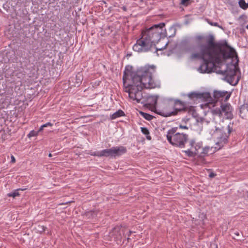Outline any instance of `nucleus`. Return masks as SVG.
Returning a JSON list of instances; mask_svg holds the SVG:
<instances>
[{"instance_id":"nucleus-19","label":"nucleus","mask_w":248,"mask_h":248,"mask_svg":"<svg viewBox=\"0 0 248 248\" xmlns=\"http://www.w3.org/2000/svg\"><path fill=\"white\" fill-rule=\"evenodd\" d=\"M184 152L185 153L186 155L189 157L194 156L195 155H196L195 150L194 151L191 148H189L187 150L185 151Z\"/></svg>"},{"instance_id":"nucleus-16","label":"nucleus","mask_w":248,"mask_h":248,"mask_svg":"<svg viewBox=\"0 0 248 248\" xmlns=\"http://www.w3.org/2000/svg\"><path fill=\"white\" fill-rule=\"evenodd\" d=\"M214 151H215L213 150V148L212 147H210L209 146H206L202 149L201 155L203 156L207 155L209 154H212Z\"/></svg>"},{"instance_id":"nucleus-35","label":"nucleus","mask_w":248,"mask_h":248,"mask_svg":"<svg viewBox=\"0 0 248 248\" xmlns=\"http://www.w3.org/2000/svg\"><path fill=\"white\" fill-rule=\"evenodd\" d=\"M197 38H198V39L200 40V39H202V36H198V37H197Z\"/></svg>"},{"instance_id":"nucleus-38","label":"nucleus","mask_w":248,"mask_h":248,"mask_svg":"<svg viewBox=\"0 0 248 248\" xmlns=\"http://www.w3.org/2000/svg\"><path fill=\"white\" fill-rule=\"evenodd\" d=\"M246 28L248 30V25L246 26Z\"/></svg>"},{"instance_id":"nucleus-31","label":"nucleus","mask_w":248,"mask_h":248,"mask_svg":"<svg viewBox=\"0 0 248 248\" xmlns=\"http://www.w3.org/2000/svg\"><path fill=\"white\" fill-rule=\"evenodd\" d=\"M215 174L214 173V172H211L209 175V176L210 177V178H213L215 176Z\"/></svg>"},{"instance_id":"nucleus-5","label":"nucleus","mask_w":248,"mask_h":248,"mask_svg":"<svg viewBox=\"0 0 248 248\" xmlns=\"http://www.w3.org/2000/svg\"><path fill=\"white\" fill-rule=\"evenodd\" d=\"M188 96L191 99L203 102L204 104L201 105L202 108H204V106L210 108L213 103V98L208 92H194L189 93Z\"/></svg>"},{"instance_id":"nucleus-11","label":"nucleus","mask_w":248,"mask_h":248,"mask_svg":"<svg viewBox=\"0 0 248 248\" xmlns=\"http://www.w3.org/2000/svg\"><path fill=\"white\" fill-rule=\"evenodd\" d=\"M113 157L119 156L125 154L127 152L126 147L120 146L112 147Z\"/></svg>"},{"instance_id":"nucleus-32","label":"nucleus","mask_w":248,"mask_h":248,"mask_svg":"<svg viewBox=\"0 0 248 248\" xmlns=\"http://www.w3.org/2000/svg\"><path fill=\"white\" fill-rule=\"evenodd\" d=\"M120 230V228L119 227H116L114 228L113 231L114 232H118Z\"/></svg>"},{"instance_id":"nucleus-4","label":"nucleus","mask_w":248,"mask_h":248,"mask_svg":"<svg viewBox=\"0 0 248 248\" xmlns=\"http://www.w3.org/2000/svg\"><path fill=\"white\" fill-rule=\"evenodd\" d=\"M169 142L175 147L184 148L188 140V135L179 131L178 127L169 129L166 134Z\"/></svg>"},{"instance_id":"nucleus-21","label":"nucleus","mask_w":248,"mask_h":248,"mask_svg":"<svg viewBox=\"0 0 248 248\" xmlns=\"http://www.w3.org/2000/svg\"><path fill=\"white\" fill-rule=\"evenodd\" d=\"M140 114L145 119H146L147 120H151L153 118V116L152 115L147 113L140 112Z\"/></svg>"},{"instance_id":"nucleus-24","label":"nucleus","mask_w":248,"mask_h":248,"mask_svg":"<svg viewBox=\"0 0 248 248\" xmlns=\"http://www.w3.org/2000/svg\"><path fill=\"white\" fill-rule=\"evenodd\" d=\"M100 154V151H98V152H91L90 154L91 155H93V156H98V157H100V155H99Z\"/></svg>"},{"instance_id":"nucleus-33","label":"nucleus","mask_w":248,"mask_h":248,"mask_svg":"<svg viewBox=\"0 0 248 248\" xmlns=\"http://www.w3.org/2000/svg\"><path fill=\"white\" fill-rule=\"evenodd\" d=\"M45 128L43 126V125H42L39 128L38 131L37 132H41L43 130V128Z\"/></svg>"},{"instance_id":"nucleus-25","label":"nucleus","mask_w":248,"mask_h":248,"mask_svg":"<svg viewBox=\"0 0 248 248\" xmlns=\"http://www.w3.org/2000/svg\"><path fill=\"white\" fill-rule=\"evenodd\" d=\"M190 0H181V4L185 6H187L189 3Z\"/></svg>"},{"instance_id":"nucleus-30","label":"nucleus","mask_w":248,"mask_h":248,"mask_svg":"<svg viewBox=\"0 0 248 248\" xmlns=\"http://www.w3.org/2000/svg\"><path fill=\"white\" fill-rule=\"evenodd\" d=\"M11 162L12 163H15L16 162V159H15V157L13 155H12L11 156Z\"/></svg>"},{"instance_id":"nucleus-13","label":"nucleus","mask_w":248,"mask_h":248,"mask_svg":"<svg viewBox=\"0 0 248 248\" xmlns=\"http://www.w3.org/2000/svg\"><path fill=\"white\" fill-rule=\"evenodd\" d=\"M190 148L194 151L195 150L196 154L198 153V151L200 149L202 145V142H196L194 140H191L189 141Z\"/></svg>"},{"instance_id":"nucleus-26","label":"nucleus","mask_w":248,"mask_h":248,"mask_svg":"<svg viewBox=\"0 0 248 248\" xmlns=\"http://www.w3.org/2000/svg\"><path fill=\"white\" fill-rule=\"evenodd\" d=\"M208 23L212 26H214L215 27H217L220 29H222V27L218 25V24L217 22H208Z\"/></svg>"},{"instance_id":"nucleus-1","label":"nucleus","mask_w":248,"mask_h":248,"mask_svg":"<svg viewBox=\"0 0 248 248\" xmlns=\"http://www.w3.org/2000/svg\"><path fill=\"white\" fill-rule=\"evenodd\" d=\"M186 51L191 53V59L202 60L203 62L197 69L201 73L215 72L216 64H219L222 60L230 57V54H227L226 50L222 48L221 44L215 41L212 34L206 37L204 44L196 47H190Z\"/></svg>"},{"instance_id":"nucleus-6","label":"nucleus","mask_w":248,"mask_h":248,"mask_svg":"<svg viewBox=\"0 0 248 248\" xmlns=\"http://www.w3.org/2000/svg\"><path fill=\"white\" fill-rule=\"evenodd\" d=\"M228 132L224 133V129L223 127L217 128L215 132V134L217 137V141L216 143V146L215 148L219 150L223 147L228 142V139L231 132L232 131V128L231 125V124L227 126Z\"/></svg>"},{"instance_id":"nucleus-14","label":"nucleus","mask_w":248,"mask_h":248,"mask_svg":"<svg viewBox=\"0 0 248 248\" xmlns=\"http://www.w3.org/2000/svg\"><path fill=\"white\" fill-rule=\"evenodd\" d=\"M100 157H113L112 147L110 149H106L100 151V154L99 155Z\"/></svg>"},{"instance_id":"nucleus-34","label":"nucleus","mask_w":248,"mask_h":248,"mask_svg":"<svg viewBox=\"0 0 248 248\" xmlns=\"http://www.w3.org/2000/svg\"><path fill=\"white\" fill-rule=\"evenodd\" d=\"M132 233V232L131 231H129L128 232V237H127V240L129 239V237L130 236V235L131 234V233Z\"/></svg>"},{"instance_id":"nucleus-36","label":"nucleus","mask_w":248,"mask_h":248,"mask_svg":"<svg viewBox=\"0 0 248 248\" xmlns=\"http://www.w3.org/2000/svg\"><path fill=\"white\" fill-rule=\"evenodd\" d=\"M123 10H124V11H125V10H126V8L125 7H124H124H123Z\"/></svg>"},{"instance_id":"nucleus-3","label":"nucleus","mask_w":248,"mask_h":248,"mask_svg":"<svg viewBox=\"0 0 248 248\" xmlns=\"http://www.w3.org/2000/svg\"><path fill=\"white\" fill-rule=\"evenodd\" d=\"M164 26L165 24L161 23L143 30L141 32V37L133 46V50L139 53L150 51L160 40Z\"/></svg>"},{"instance_id":"nucleus-28","label":"nucleus","mask_w":248,"mask_h":248,"mask_svg":"<svg viewBox=\"0 0 248 248\" xmlns=\"http://www.w3.org/2000/svg\"><path fill=\"white\" fill-rule=\"evenodd\" d=\"M52 125H53V124L50 122H48V123H46L45 124H43V126L44 127H46L48 126L51 127V126H52Z\"/></svg>"},{"instance_id":"nucleus-17","label":"nucleus","mask_w":248,"mask_h":248,"mask_svg":"<svg viewBox=\"0 0 248 248\" xmlns=\"http://www.w3.org/2000/svg\"><path fill=\"white\" fill-rule=\"evenodd\" d=\"M124 115V112L123 110L119 109L118 111H117L116 112H115V113H114L113 114H112V115H111L110 118L112 120H114V119H115L117 118H119L120 117H121V116H123Z\"/></svg>"},{"instance_id":"nucleus-39","label":"nucleus","mask_w":248,"mask_h":248,"mask_svg":"<svg viewBox=\"0 0 248 248\" xmlns=\"http://www.w3.org/2000/svg\"><path fill=\"white\" fill-rule=\"evenodd\" d=\"M164 40V39H163L162 40H160V41H163Z\"/></svg>"},{"instance_id":"nucleus-8","label":"nucleus","mask_w":248,"mask_h":248,"mask_svg":"<svg viewBox=\"0 0 248 248\" xmlns=\"http://www.w3.org/2000/svg\"><path fill=\"white\" fill-rule=\"evenodd\" d=\"M155 111L156 113L164 117L175 115L172 100L165 103L162 108L156 109Z\"/></svg>"},{"instance_id":"nucleus-29","label":"nucleus","mask_w":248,"mask_h":248,"mask_svg":"<svg viewBox=\"0 0 248 248\" xmlns=\"http://www.w3.org/2000/svg\"><path fill=\"white\" fill-rule=\"evenodd\" d=\"M178 127V129H180V128L185 129H188V127L186 126V125L183 126L182 125H179V127Z\"/></svg>"},{"instance_id":"nucleus-2","label":"nucleus","mask_w":248,"mask_h":248,"mask_svg":"<svg viewBox=\"0 0 248 248\" xmlns=\"http://www.w3.org/2000/svg\"><path fill=\"white\" fill-rule=\"evenodd\" d=\"M156 67L145 65L137 70L136 73H131L130 77L132 83H127V76H123L124 92L128 93L129 98L136 103H140L143 98L142 89H152L160 87V81L155 78Z\"/></svg>"},{"instance_id":"nucleus-22","label":"nucleus","mask_w":248,"mask_h":248,"mask_svg":"<svg viewBox=\"0 0 248 248\" xmlns=\"http://www.w3.org/2000/svg\"><path fill=\"white\" fill-rule=\"evenodd\" d=\"M19 193L18 192V190H16L14 191V192L10 193H8L7 194V196L8 197H12L13 198H15V197H16V196H19Z\"/></svg>"},{"instance_id":"nucleus-15","label":"nucleus","mask_w":248,"mask_h":248,"mask_svg":"<svg viewBox=\"0 0 248 248\" xmlns=\"http://www.w3.org/2000/svg\"><path fill=\"white\" fill-rule=\"evenodd\" d=\"M148 105L152 107H155L157 104V96L155 95L149 96L147 98Z\"/></svg>"},{"instance_id":"nucleus-9","label":"nucleus","mask_w":248,"mask_h":248,"mask_svg":"<svg viewBox=\"0 0 248 248\" xmlns=\"http://www.w3.org/2000/svg\"><path fill=\"white\" fill-rule=\"evenodd\" d=\"M221 74L225 76L224 80L232 85L235 86L239 82V79L236 77L235 68L232 69L228 68L224 72L221 71Z\"/></svg>"},{"instance_id":"nucleus-27","label":"nucleus","mask_w":248,"mask_h":248,"mask_svg":"<svg viewBox=\"0 0 248 248\" xmlns=\"http://www.w3.org/2000/svg\"><path fill=\"white\" fill-rule=\"evenodd\" d=\"M168 42H165V45L164 46H163V47H162L161 48H157L156 47V51H157V50H161L165 49L166 47V46L168 45Z\"/></svg>"},{"instance_id":"nucleus-12","label":"nucleus","mask_w":248,"mask_h":248,"mask_svg":"<svg viewBox=\"0 0 248 248\" xmlns=\"http://www.w3.org/2000/svg\"><path fill=\"white\" fill-rule=\"evenodd\" d=\"M174 111H175V114L176 115L178 111L182 110L185 108V104L184 102L177 100L173 101Z\"/></svg>"},{"instance_id":"nucleus-7","label":"nucleus","mask_w":248,"mask_h":248,"mask_svg":"<svg viewBox=\"0 0 248 248\" xmlns=\"http://www.w3.org/2000/svg\"><path fill=\"white\" fill-rule=\"evenodd\" d=\"M232 108L229 103L221 104L220 108L212 110L214 114L218 115L219 116H224L226 119H232L233 118Z\"/></svg>"},{"instance_id":"nucleus-23","label":"nucleus","mask_w":248,"mask_h":248,"mask_svg":"<svg viewBox=\"0 0 248 248\" xmlns=\"http://www.w3.org/2000/svg\"><path fill=\"white\" fill-rule=\"evenodd\" d=\"M38 135V132L35 131L34 130H32L30 132V133L28 134V137L29 138L32 137H35Z\"/></svg>"},{"instance_id":"nucleus-37","label":"nucleus","mask_w":248,"mask_h":248,"mask_svg":"<svg viewBox=\"0 0 248 248\" xmlns=\"http://www.w3.org/2000/svg\"><path fill=\"white\" fill-rule=\"evenodd\" d=\"M49 157H51L52 156V155L51 154H49V155H48Z\"/></svg>"},{"instance_id":"nucleus-10","label":"nucleus","mask_w":248,"mask_h":248,"mask_svg":"<svg viewBox=\"0 0 248 248\" xmlns=\"http://www.w3.org/2000/svg\"><path fill=\"white\" fill-rule=\"evenodd\" d=\"M231 95V92L227 91H215L213 93V106H215L216 102L217 101H227L230 97Z\"/></svg>"},{"instance_id":"nucleus-18","label":"nucleus","mask_w":248,"mask_h":248,"mask_svg":"<svg viewBox=\"0 0 248 248\" xmlns=\"http://www.w3.org/2000/svg\"><path fill=\"white\" fill-rule=\"evenodd\" d=\"M141 132L146 136V139L148 140H151L150 133L147 128L142 127L140 128Z\"/></svg>"},{"instance_id":"nucleus-20","label":"nucleus","mask_w":248,"mask_h":248,"mask_svg":"<svg viewBox=\"0 0 248 248\" xmlns=\"http://www.w3.org/2000/svg\"><path fill=\"white\" fill-rule=\"evenodd\" d=\"M239 6L243 9H247L248 8V3H246L244 0H239L238 2Z\"/></svg>"}]
</instances>
